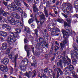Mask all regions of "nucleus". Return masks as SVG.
Listing matches in <instances>:
<instances>
[{"instance_id":"44","label":"nucleus","mask_w":78,"mask_h":78,"mask_svg":"<svg viewBox=\"0 0 78 78\" xmlns=\"http://www.w3.org/2000/svg\"><path fill=\"white\" fill-rule=\"evenodd\" d=\"M52 51H53V48H51V51L50 52V55H51V54H52Z\"/></svg>"},{"instance_id":"12","label":"nucleus","mask_w":78,"mask_h":78,"mask_svg":"<svg viewBox=\"0 0 78 78\" xmlns=\"http://www.w3.org/2000/svg\"><path fill=\"white\" fill-rule=\"evenodd\" d=\"M3 14V16H6L7 14H8V13H6L5 11L2 10V9L1 8L0 9V16L1 14Z\"/></svg>"},{"instance_id":"8","label":"nucleus","mask_w":78,"mask_h":78,"mask_svg":"<svg viewBox=\"0 0 78 78\" xmlns=\"http://www.w3.org/2000/svg\"><path fill=\"white\" fill-rule=\"evenodd\" d=\"M11 16L15 17L16 18L18 19H20V16L19 15V14L16 12H12L11 13Z\"/></svg>"},{"instance_id":"19","label":"nucleus","mask_w":78,"mask_h":78,"mask_svg":"<svg viewBox=\"0 0 78 78\" xmlns=\"http://www.w3.org/2000/svg\"><path fill=\"white\" fill-rule=\"evenodd\" d=\"M21 17L22 18H25L27 17V15L24 12H23L21 14Z\"/></svg>"},{"instance_id":"15","label":"nucleus","mask_w":78,"mask_h":78,"mask_svg":"<svg viewBox=\"0 0 78 78\" xmlns=\"http://www.w3.org/2000/svg\"><path fill=\"white\" fill-rule=\"evenodd\" d=\"M33 9L34 12L38 11V9L37 8V5L36 4H34L33 7Z\"/></svg>"},{"instance_id":"24","label":"nucleus","mask_w":78,"mask_h":78,"mask_svg":"<svg viewBox=\"0 0 78 78\" xmlns=\"http://www.w3.org/2000/svg\"><path fill=\"white\" fill-rule=\"evenodd\" d=\"M44 11L45 14L46 16L47 17H48V11H47V10L45 9H44Z\"/></svg>"},{"instance_id":"50","label":"nucleus","mask_w":78,"mask_h":78,"mask_svg":"<svg viewBox=\"0 0 78 78\" xmlns=\"http://www.w3.org/2000/svg\"><path fill=\"white\" fill-rule=\"evenodd\" d=\"M0 38H1V41H2V42H3V37H1Z\"/></svg>"},{"instance_id":"20","label":"nucleus","mask_w":78,"mask_h":78,"mask_svg":"<svg viewBox=\"0 0 78 78\" xmlns=\"http://www.w3.org/2000/svg\"><path fill=\"white\" fill-rule=\"evenodd\" d=\"M73 55H75L76 56L77 55H78V50L76 51L74 53V54H71V57H73Z\"/></svg>"},{"instance_id":"36","label":"nucleus","mask_w":78,"mask_h":78,"mask_svg":"<svg viewBox=\"0 0 78 78\" xmlns=\"http://www.w3.org/2000/svg\"><path fill=\"white\" fill-rule=\"evenodd\" d=\"M10 51V49L9 48L7 49L6 51V54H8V53H9V51Z\"/></svg>"},{"instance_id":"17","label":"nucleus","mask_w":78,"mask_h":78,"mask_svg":"<svg viewBox=\"0 0 78 78\" xmlns=\"http://www.w3.org/2000/svg\"><path fill=\"white\" fill-rule=\"evenodd\" d=\"M25 31H26V33H29V34H30V29L28 27H26L25 28Z\"/></svg>"},{"instance_id":"5","label":"nucleus","mask_w":78,"mask_h":78,"mask_svg":"<svg viewBox=\"0 0 78 78\" xmlns=\"http://www.w3.org/2000/svg\"><path fill=\"white\" fill-rule=\"evenodd\" d=\"M48 30L49 31H52L51 34L53 36H58V34H57L58 33L59 29L56 27H54L53 29H51L50 27H48Z\"/></svg>"},{"instance_id":"40","label":"nucleus","mask_w":78,"mask_h":78,"mask_svg":"<svg viewBox=\"0 0 78 78\" xmlns=\"http://www.w3.org/2000/svg\"><path fill=\"white\" fill-rule=\"evenodd\" d=\"M34 2L35 4H38L39 3V0H35Z\"/></svg>"},{"instance_id":"18","label":"nucleus","mask_w":78,"mask_h":78,"mask_svg":"<svg viewBox=\"0 0 78 78\" xmlns=\"http://www.w3.org/2000/svg\"><path fill=\"white\" fill-rule=\"evenodd\" d=\"M8 56L10 58H12L13 57H14V53H12L11 54H8Z\"/></svg>"},{"instance_id":"2","label":"nucleus","mask_w":78,"mask_h":78,"mask_svg":"<svg viewBox=\"0 0 78 78\" xmlns=\"http://www.w3.org/2000/svg\"><path fill=\"white\" fill-rule=\"evenodd\" d=\"M62 32L63 35V37L65 39L63 43L60 44L61 48H64L65 47V44H67L68 42L67 38L69 36V34H72V30H69L68 29L66 30V32L64 30H62Z\"/></svg>"},{"instance_id":"54","label":"nucleus","mask_w":78,"mask_h":78,"mask_svg":"<svg viewBox=\"0 0 78 78\" xmlns=\"http://www.w3.org/2000/svg\"><path fill=\"white\" fill-rule=\"evenodd\" d=\"M48 55L46 54L45 55V58H48Z\"/></svg>"},{"instance_id":"57","label":"nucleus","mask_w":78,"mask_h":78,"mask_svg":"<svg viewBox=\"0 0 78 78\" xmlns=\"http://www.w3.org/2000/svg\"><path fill=\"white\" fill-rule=\"evenodd\" d=\"M74 16H75L76 17H77V18H78V15L77 14H75Z\"/></svg>"},{"instance_id":"62","label":"nucleus","mask_w":78,"mask_h":78,"mask_svg":"<svg viewBox=\"0 0 78 78\" xmlns=\"http://www.w3.org/2000/svg\"><path fill=\"white\" fill-rule=\"evenodd\" d=\"M43 31H44V33H46V32H47V30H44Z\"/></svg>"},{"instance_id":"48","label":"nucleus","mask_w":78,"mask_h":78,"mask_svg":"<svg viewBox=\"0 0 78 78\" xmlns=\"http://www.w3.org/2000/svg\"><path fill=\"white\" fill-rule=\"evenodd\" d=\"M3 32H4L2 31H0V35H2V34H3Z\"/></svg>"},{"instance_id":"43","label":"nucleus","mask_w":78,"mask_h":78,"mask_svg":"<svg viewBox=\"0 0 78 78\" xmlns=\"http://www.w3.org/2000/svg\"><path fill=\"white\" fill-rule=\"evenodd\" d=\"M62 16H64V17H66V18L67 17V16L65 14H64V13H62Z\"/></svg>"},{"instance_id":"13","label":"nucleus","mask_w":78,"mask_h":78,"mask_svg":"<svg viewBox=\"0 0 78 78\" xmlns=\"http://www.w3.org/2000/svg\"><path fill=\"white\" fill-rule=\"evenodd\" d=\"M2 50H5L6 48H7V44L6 43H3L1 48Z\"/></svg>"},{"instance_id":"7","label":"nucleus","mask_w":78,"mask_h":78,"mask_svg":"<svg viewBox=\"0 0 78 78\" xmlns=\"http://www.w3.org/2000/svg\"><path fill=\"white\" fill-rule=\"evenodd\" d=\"M38 15H39L40 17V24L42 25L44 23V21L45 20V16L43 13L41 12H39Z\"/></svg>"},{"instance_id":"3","label":"nucleus","mask_w":78,"mask_h":78,"mask_svg":"<svg viewBox=\"0 0 78 78\" xmlns=\"http://www.w3.org/2000/svg\"><path fill=\"white\" fill-rule=\"evenodd\" d=\"M13 37L11 35L9 36L7 38L6 41L7 42L8 44L11 45L13 42H15L16 40V38H19V34L16 32L14 33L13 34Z\"/></svg>"},{"instance_id":"55","label":"nucleus","mask_w":78,"mask_h":78,"mask_svg":"<svg viewBox=\"0 0 78 78\" xmlns=\"http://www.w3.org/2000/svg\"><path fill=\"white\" fill-rule=\"evenodd\" d=\"M2 20V17L0 16V21L1 22Z\"/></svg>"},{"instance_id":"39","label":"nucleus","mask_w":78,"mask_h":78,"mask_svg":"<svg viewBox=\"0 0 78 78\" xmlns=\"http://www.w3.org/2000/svg\"><path fill=\"white\" fill-rule=\"evenodd\" d=\"M73 46L74 47V49H75V50H76V48L75 47V46H76V43H74V44H73Z\"/></svg>"},{"instance_id":"1","label":"nucleus","mask_w":78,"mask_h":78,"mask_svg":"<svg viewBox=\"0 0 78 78\" xmlns=\"http://www.w3.org/2000/svg\"><path fill=\"white\" fill-rule=\"evenodd\" d=\"M62 61H63L64 62L63 63V64H64V66H65L66 64H67V65H69V66H68L69 67L66 68L65 69V73H67L69 72H68L69 71V72H72V73L73 75V76L75 78H78L77 76H76V75H75V71H72V70H74V68L73 67V66H72L71 64H70V63H71V61L70 60V59L69 58H67V60L68 61V62L69 63V64H68V63H67V61L65 57H62Z\"/></svg>"},{"instance_id":"16","label":"nucleus","mask_w":78,"mask_h":78,"mask_svg":"<svg viewBox=\"0 0 78 78\" xmlns=\"http://www.w3.org/2000/svg\"><path fill=\"white\" fill-rule=\"evenodd\" d=\"M16 22H17V25L18 27H22V25H21V27H20V25H21V24H22V23H21V22H20V21L19 20H17Z\"/></svg>"},{"instance_id":"22","label":"nucleus","mask_w":78,"mask_h":78,"mask_svg":"<svg viewBox=\"0 0 78 78\" xmlns=\"http://www.w3.org/2000/svg\"><path fill=\"white\" fill-rule=\"evenodd\" d=\"M57 22H58L59 23H62V22H64L63 20L62 19H58L57 20Z\"/></svg>"},{"instance_id":"51","label":"nucleus","mask_w":78,"mask_h":78,"mask_svg":"<svg viewBox=\"0 0 78 78\" xmlns=\"http://www.w3.org/2000/svg\"><path fill=\"white\" fill-rule=\"evenodd\" d=\"M55 44H56V45H58V46L59 45V44L58 43V41H55Z\"/></svg>"},{"instance_id":"63","label":"nucleus","mask_w":78,"mask_h":78,"mask_svg":"<svg viewBox=\"0 0 78 78\" xmlns=\"http://www.w3.org/2000/svg\"><path fill=\"white\" fill-rule=\"evenodd\" d=\"M49 14L51 16H53V14H51V13H49Z\"/></svg>"},{"instance_id":"6","label":"nucleus","mask_w":78,"mask_h":78,"mask_svg":"<svg viewBox=\"0 0 78 78\" xmlns=\"http://www.w3.org/2000/svg\"><path fill=\"white\" fill-rule=\"evenodd\" d=\"M4 19L5 22L8 21V22H9L12 25H14L16 24V20H15V19L11 17H8L7 20H6L5 18H4Z\"/></svg>"},{"instance_id":"41","label":"nucleus","mask_w":78,"mask_h":78,"mask_svg":"<svg viewBox=\"0 0 78 78\" xmlns=\"http://www.w3.org/2000/svg\"><path fill=\"white\" fill-rule=\"evenodd\" d=\"M68 25V24L66 22H64V26L65 27H66V26H67Z\"/></svg>"},{"instance_id":"45","label":"nucleus","mask_w":78,"mask_h":78,"mask_svg":"<svg viewBox=\"0 0 78 78\" xmlns=\"http://www.w3.org/2000/svg\"><path fill=\"white\" fill-rule=\"evenodd\" d=\"M31 27L33 28H34L35 27V25L34 24H32L31 25Z\"/></svg>"},{"instance_id":"11","label":"nucleus","mask_w":78,"mask_h":78,"mask_svg":"<svg viewBox=\"0 0 78 78\" xmlns=\"http://www.w3.org/2000/svg\"><path fill=\"white\" fill-rule=\"evenodd\" d=\"M63 11L65 14L68 15L69 14V9L66 7H65L63 8Z\"/></svg>"},{"instance_id":"28","label":"nucleus","mask_w":78,"mask_h":78,"mask_svg":"<svg viewBox=\"0 0 78 78\" xmlns=\"http://www.w3.org/2000/svg\"><path fill=\"white\" fill-rule=\"evenodd\" d=\"M62 63V60H61L60 61V62H58L57 63V65L58 66H62V64L61 63Z\"/></svg>"},{"instance_id":"9","label":"nucleus","mask_w":78,"mask_h":78,"mask_svg":"<svg viewBox=\"0 0 78 78\" xmlns=\"http://www.w3.org/2000/svg\"><path fill=\"white\" fill-rule=\"evenodd\" d=\"M2 63H3L4 65H6L9 63V60L8 58H4L2 60Z\"/></svg>"},{"instance_id":"31","label":"nucleus","mask_w":78,"mask_h":78,"mask_svg":"<svg viewBox=\"0 0 78 78\" xmlns=\"http://www.w3.org/2000/svg\"><path fill=\"white\" fill-rule=\"evenodd\" d=\"M8 25H6V24H3L2 27L3 28H7Z\"/></svg>"},{"instance_id":"29","label":"nucleus","mask_w":78,"mask_h":78,"mask_svg":"<svg viewBox=\"0 0 78 78\" xmlns=\"http://www.w3.org/2000/svg\"><path fill=\"white\" fill-rule=\"evenodd\" d=\"M68 6L69 8V9H72V6L70 4H68Z\"/></svg>"},{"instance_id":"52","label":"nucleus","mask_w":78,"mask_h":78,"mask_svg":"<svg viewBox=\"0 0 78 78\" xmlns=\"http://www.w3.org/2000/svg\"><path fill=\"white\" fill-rule=\"evenodd\" d=\"M44 72L45 73H47V69H45L44 70Z\"/></svg>"},{"instance_id":"4","label":"nucleus","mask_w":78,"mask_h":78,"mask_svg":"<svg viewBox=\"0 0 78 78\" xmlns=\"http://www.w3.org/2000/svg\"><path fill=\"white\" fill-rule=\"evenodd\" d=\"M7 8L10 11H14L15 9L17 11L19 12H20L21 13L23 12V10L22 9L19 7V8L17 9V6L15 5V4L14 3H12L11 5H9L7 6Z\"/></svg>"},{"instance_id":"49","label":"nucleus","mask_w":78,"mask_h":78,"mask_svg":"<svg viewBox=\"0 0 78 78\" xmlns=\"http://www.w3.org/2000/svg\"><path fill=\"white\" fill-rule=\"evenodd\" d=\"M21 25H22V27H19L20 28H23V24H22V23H21L20 24V27H21Z\"/></svg>"},{"instance_id":"34","label":"nucleus","mask_w":78,"mask_h":78,"mask_svg":"<svg viewBox=\"0 0 78 78\" xmlns=\"http://www.w3.org/2000/svg\"><path fill=\"white\" fill-rule=\"evenodd\" d=\"M32 22H33V19H30L28 21V23L29 24H30V23H31Z\"/></svg>"},{"instance_id":"21","label":"nucleus","mask_w":78,"mask_h":78,"mask_svg":"<svg viewBox=\"0 0 78 78\" xmlns=\"http://www.w3.org/2000/svg\"><path fill=\"white\" fill-rule=\"evenodd\" d=\"M15 30L18 34L20 33L21 32V30L20 28L16 29Z\"/></svg>"},{"instance_id":"64","label":"nucleus","mask_w":78,"mask_h":78,"mask_svg":"<svg viewBox=\"0 0 78 78\" xmlns=\"http://www.w3.org/2000/svg\"><path fill=\"white\" fill-rule=\"evenodd\" d=\"M66 78H72L68 76L66 77Z\"/></svg>"},{"instance_id":"27","label":"nucleus","mask_w":78,"mask_h":78,"mask_svg":"<svg viewBox=\"0 0 78 78\" xmlns=\"http://www.w3.org/2000/svg\"><path fill=\"white\" fill-rule=\"evenodd\" d=\"M6 29H7V30H8L9 31H10V30H11V27L10 26L8 25Z\"/></svg>"},{"instance_id":"35","label":"nucleus","mask_w":78,"mask_h":78,"mask_svg":"<svg viewBox=\"0 0 78 78\" xmlns=\"http://www.w3.org/2000/svg\"><path fill=\"white\" fill-rule=\"evenodd\" d=\"M23 4L25 6L27 7V8H29V5H28L26 3L24 2Z\"/></svg>"},{"instance_id":"26","label":"nucleus","mask_w":78,"mask_h":78,"mask_svg":"<svg viewBox=\"0 0 78 78\" xmlns=\"http://www.w3.org/2000/svg\"><path fill=\"white\" fill-rule=\"evenodd\" d=\"M3 34H4V35H2V36H3V37H6V36H7L8 35V34L6 32H3Z\"/></svg>"},{"instance_id":"46","label":"nucleus","mask_w":78,"mask_h":78,"mask_svg":"<svg viewBox=\"0 0 78 78\" xmlns=\"http://www.w3.org/2000/svg\"><path fill=\"white\" fill-rule=\"evenodd\" d=\"M3 3L5 6H6L7 5V2H3Z\"/></svg>"},{"instance_id":"53","label":"nucleus","mask_w":78,"mask_h":78,"mask_svg":"<svg viewBox=\"0 0 78 78\" xmlns=\"http://www.w3.org/2000/svg\"><path fill=\"white\" fill-rule=\"evenodd\" d=\"M4 78H8V77L7 76V75H4Z\"/></svg>"},{"instance_id":"61","label":"nucleus","mask_w":78,"mask_h":78,"mask_svg":"<svg viewBox=\"0 0 78 78\" xmlns=\"http://www.w3.org/2000/svg\"><path fill=\"white\" fill-rule=\"evenodd\" d=\"M56 4L57 5H59V2H57L56 3Z\"/></svg>"},{"instance_id":"59","label":"nucleus","mask_w":78,"mask_h":78,"mask_svg":"<svg viewBox=\"0 0 78 78\" xmlns=\"http://www.w3.org/2000/svg\"><path fill=\"white\" fill-rule=\"evenodd\" d=\"M32 51L33 52H34V48H32Z\"/></svg>"},{"instance_id":"25","label":"nucleus","mask_w":78,"mask_h":78,"mask_svg":"<svg viewBox=\"0 0 78 78\" xmlns=\"http://www.w3.org/2000/svg\"><path fill=\"white\" fill-rule=\"evenodd\" d=\"M36 64V61L35 60H34L33 62V64H31V66H35Z\"/></svg>"},{"instance_id":"58","label":"nucleus","mask_w":78,"mask_h":78,"mask_svg":"<svg viewBox=\"0 0 78 78\" xmlns=\"http://www.w3.org/2000/svg\"><path fill=\"white\" fill-rule=\"evenodd\" d=\"M45 47H46L47 48H48V44H47L45 45Z\"/></svg>"},{"instance_id":"37","label":"nucleus","mask_w":78,"mask_h":78,"mask_svg":"<svg viewBox=\"0 0 78 78\" xmlns=\"http://www.w3.org/2000/svg\"><path fill=\"white\" fill-rule=\"evenodd\" d=\"M58 70L60 73L61 75H62V72L61 71V69L59 68H58Z\"/></svg>"},{"instance_id":"14","label":"nucleus","mask_w":78,"mask_h":78,"mask_svg":"<svg viewBox=\"0 0 78 78\" xmlns=\"http://www.w3.org/2000/svg\"><path fill=\"white\" fill-rule=\"evenodd\" d=\"M27 47H28V46L27 45H25L24 46L25 50H26L27 52V56H30V50H28V49H27Z\"/></svg>"},{"instance_id":"10","label":"nucleus","mask_w":78,"mask_h":78,"mask_svg":"<svg viewBox=\"0 0 78 78\" xmlns=\"http://www.w3.org/2000/svg\"><path fill=\"white\" fill-rule=\"evenodd\" d=\"M0 69L1 71H3L4 72H6L8 71V69L6 67H5L3 65H1L0 66Z\"/></svg>"},{"instance_id":"32","label":"nucleus","mask_w":78,"mask_h":78,"mask_svg":"<svg viewBox=\"0 0 78 78\" xmlns=\"http://www.w3.org/2000/svg\"><path fill=\"white\" fill-rule=\"evenodd\" d=\"M24 42L25 44H27V43H28V40L26 38H24Z\"/></svg>"},{"instance_id":"47","label":"nucleus","mask_w":78,"mask_h":78,"mask_svg":"<svg viewBox=\"0 0 78 78\" xmlns=\"http://www.w3.org/2000/svg\"><path fill=\"white\" fill-rule=\"evenodd\" d=\"M18 57V54H17L16 56H15V61H16V59L17 58V57Z\"/></svg>"},{"instance_id":"56","label":"nucleus","mask_w":78,"mask_h":78,"mask_svg":"<svg viewBox=\"0 0 78 78\" xmlns=\"http://www.w3.org/2000/svg\"><path fill=\"white\" fill-rule=\"evenodd\" d=\"M43 4H45V3H46V1H45V0H44L43 1Z\"/></svg>"},{"instance_id":"60","label":"nucleus","mask_w":78,"mask_h":78,"mask_svg":"<svg viewBox=\"0 0 78 78\" xmlns=\"http://www.w3.org/2000/svg\"><path fill=\"white\" fill-rule=\"evenodd\" d=\"M55 2H56V0H53L52 1L53 3H55Z\"/></svg>"},{"instance_id":"23","label":"nucleus","mask_w":78,"mask_h":78,"mask_svg":"<svg viewBox=\"0 0 78 78\" xmlns=\"http://www.w3.org/2000/svg\"><path fill=\"white\" fill-rule=\"evenodd\" d=\"M31 75V73H27L26 74V76L28 77V78H30Z\"/></svg>"},{"instance_id":"38","label":"nucleus","mask_w":78,"mask_h":78,"mask_svg":"<svg viewBox=\"0 0 78 78\" xmlns=\"http://www.w3.org/2000/svg\"><path fill=\"white\" fill-rule=\"evenodd\" d=\"M35 34L37 36V32H38V31H37V29H35Z\"/></svg>"},{"instance_id":"42","label":"nucleus","mask_w":78,"mask_h":78,"mask_svg":"<svg viewBox=\"0 0 78 78\" xmlns=\"http://www.w3.org/2000/svg\"><path fill=\"white\" fill-rule=\"evenodd\" d=\"M23 62H25L26 61H27V62H28V60L27 59H23Z\"/></svg>"},{"instance_id":"33","label":"nucleus","mask_w":78,"mask_h":78,"mask_svg":"<svg viewBox=\"0 0 78 78\" xmlns=\"http://www.w3.org/2000/svg\"><path fill=\"white\" fill-rule=\"evenodd\" d=\"M51 3H50V2L48 1L47 2L46 6H49L50 5Z\"/></svg>"},{"instance_id":"30","label":"nucleus","mask_w":78,"mask_h":78,"mask_svg":"<svg viewBox=\"0 0 78 78\" xmlns=\"http://www.w3.org/2000/svg\"><path fill=\"white\" fill-rule=\"evenodd\" d=\"M70 21H71V20L69 18H68L67 19V22L68 23V24L70 23Z\"/></svg>"}]
</instances>
